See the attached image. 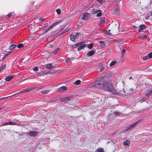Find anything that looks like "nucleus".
<instances>
[{
  "label": "nucleus",
  "instance_id": "f257e3e1",
  "mask_svg": "<svg viewBox=\"0 0 152 152\" xmlns=\"http://www.w3.org/2000/svg\"><path fill=\"white\" fill-rule=\"evenodd\" d=\"M94 86L98 88H103L105 91L112 93H115L116 92L115 89L113 88L112 85L109 84L108 81L104 80L97 81L94 84Z\"/></svg>",
  "mask_w": 152,
  "mask_h": 152
},
{
  "label": "nucleus",
  "instance_id": "f03ea898",
  "mask_svg": "<svg viewBox=\"0 0 152 152\" xmlns=\"http://www.w3.org/2000/svg\"><path fill=\"white\" fill-rule=\"evenodd\" d=\"M134 127V124H132L129 125L128 126L124 128L123 130V132L126 133H128L130 132L132 129Z\"/></svg>",
  "mask_w": 152,
  "mask_h": 152
},
{
  "label": "nucleus",
  "instance_id": "7ed1b4c3",
  "mask_svg": "<svg viewBox=\"0 0 152 152\" xmlns=\"http://www.w3.org/2000/svg\"><path fill=\"white\" fill-rule=\"evenodd\" d=\"M78 51H80L81 49H83L85 47H86V45L84 44L83 42H80L78 43Z\"/></svg>",
  "mask_w": 152,
  "mask_h": 152
},
{
  "label": "nucleus",
  "instance_id": "20e7f679",
  "mask_svg": "<svg viewBox=\"0 0 152 152\" xmlns=\"http://www.w3.org/2000/svg\"><path fill=\"white\" fill-rule=\"evenodd\" d=\"M90 17V14L87 13L85 12L84 13L81 17V19L82 20H88Z\"/></svg>",
  "mask_w": 152,
  "mask_h": 152
},
{
  "label": "nucleus",
  "instance_id": "39448f33",
  "mask_svg": "<svg viewBox=\"0 0 152 152\" xmlns=\"http://www.w3.org/2000/svg\"><path fill=\"white\" fill-rule=\"evenodd\" d=\"M68 89L66 87L62 86L59 87L56 90V92L58 93H61L65 91Z\"/></svg>",
  "mask_w": 152,
  "mask_h": 152
},
{
  "label": "nucleus",
  "instance_id": "423d86ee",
  "mask_svg": "<svg viewBox=\"0 0 152 152\" xmlns=\"http://www.w3.org/2000/svg\"><path fill=\"white\" fill-rule=\"evenodd\" d=\"M28 134L31 137H35L37 134V132L35 131H31L28 133Z\"/></svg>",
  "mask_w": 152,
  "mask_h": 152
},
{
  "label": "nucleus",
  "instance_id": "0eeeda50",
  "mask_svg": "<svg viewBox=\"0 0 152 152\" xmlns=\"http://www.w3.org/2000/svg\"><path fill=\"white\" fill-rule=\"evenodd\" d=\"M96 51V49H95L93 48L92 50L88 52L87 53V55L88 56H91L95 54Z\"/></svg>",
  "mask_w": 152,
  "mask_h": 152
},
{
  "label": "nucleus",
  "instance_id": "6e6552de",
  "mask_svg": "<svg viewBox=\"0 0 152 152\" xmlns=\"http://www.w3.org/2000/svg\"><path fill=\"white\" fill-rule=\"evenodd\" d=\"M56 66L57 65L56 64L54 65L53 64L50 63L47 64L46 67L48 69H50L52 68L56 67Z\"/></svg>",
  "mask_w": 152,
  "mask_h": 152
},
{
  "label": "nucleus",
  "instance_id": "1a4fd4ad",
  "mask_svg": "<svg viewBox=\"0 0 152 152\" xmlns=\"http://www.w3.org/2000/svg\"><path fill=\"white\" fill-rule=\"evenodd\" d=\"M69 30V29L67 28L64 29H61L58 31V34L60 35H61L64 33L68 31Z\"/></svg>",
  "mask_w": 152,
  "mask_h": 152
},
{
  "label": "nucleus",
  "instance_id": "9d476101",
  "mask_svg": "<svg viewBox=\"0 0 152 152\" xmlns=\"http://www.w3.org/2000/svg\"><path fill=\"white\" fill-rule=\"evenodd\" d=\"M16 124V123L13 122H6L3 123L2 124V126H6L8 125H14Z\"/></svg>",
  "mask_w": 152,
  "mask_h": 152
},
{
  "label": "nucleus",
  "instance_id": "9b49d317",
  "mask_svg": "<svg viewBox=\"0 0 152 152\" xmlns=\"http://www.w3.org/2000/svg\"><path fill=\"white\" fill-rule=\"evenodd\" d=\"M146 26L144 24H142L139 27L138 32H140L141 31L146 28Z\"/></svg>",
  "mask_w": 152,
  "mask_h": 152
},
{
  "label": "nucleus",
  "instance_id": "f8f14e48",
  "mask_svg": "<svg viewBox=\"0 0 152 152\" xmlns=\"http://www.w3.org/2000/svg\"><path fill=\"white\" fill-rule=\"evenodd\" d=\"M50 91V89H43L40 90V92L43 94H46L49 93Z\"/></svg>",
  "mask_w": 152,
  "mask_h": 152
},
{
  "label": "nucleus",
  "instance_id": "ddd939ff",
  "mask_svg": "<svg viewBox=\"0 0 152 152\" xmlns=\"http://www.w3.org/2000/svg\"><path fill=\"white\" fill-rule=\"evenodd\" d=\"M152 95V88L151 90L148 91L146 94H145V96L148 98H149L150 96Z\"/></svg>",
  "mask_w": 152,
  "mask_h": 152
},
{
  "label": "nucleus",
  "instance_id": "4468645a",
  "mask_svg": "<svg viewBox=\"0 0 152 152\" xmlns=\"http://www.w3.org/2000/svg\"><path fill=\"white\" fill-rule=\"evenodd\" d=\"M70 38L71 41L73 42H75V38L74 34H72L70 35Z\"/></svg>",
  "mask_w": 152,
  "mask_h": 152
},
{
  "label": "nucleus",
  "instance_id": "2eb2a0df",
  "mask_svg": "<svg viewBox=\"0 0 152 152\" xmlns=\"http://www.w3.org/2000/svg\"><path fill=\"white\" fill-rule=\"evenodd\" d=\"M105 23V19L104 17H102L101 18L99 23V26H101V24H104Z\"/></svg>",
  "mask_w": 152,
  "mask_h": 152
},
{
  "label": "nucleus",
  "instance_id": "dca6fc26",
  "mask_svg": "<svg viewBox=\"0 0 152 152\" xmlns=\"http://www.w3.org/2000/svg\"><path fill=\"white\" fill-rule=\"evenodd\" d=\"M99 43L100 44V46L102 48H104L105 47L106 44H104V42L101 41L99 42Z\"/></svg>",
  "mask_w": 152,
  "mask_h": 152
},
{
  "label": "nucleus",
  "instance_id": "f3484780",
  "mask_svg": "<svg viewBox=\"0 0 152 152\" xmlns=\"http://www.w3.org/2000/svg\"><path fill=\"white\" fill-rule=\"evenodd\" d=\"M14 77V75H10L6 77L5 79L6 81H9L11 79L13 78Z\"/></svg>",
  "mask_w": 152,
  "mask_h": 152
},
{
  "label": "nucleus",
  "instance_id": "a211bd4d",
  "mask_svg": "<svg viewBox=\"0 0 152 152\" xmlns=\"http://www.w3.org/2000/svg\"><path fill=\"white\" fill-rule=\"evenodd\" d=\"M130 142L129 140H126L123 143V145L125 146H129L130 144Z\"/></svg>",
  "mask_w": 152,
  "mask_h": 152
},
{
  "label": "nucleus",
  "instance_id": "6ab92c4d",
  "mask_svg": "<svg viewBox=\"0 0 152 152\" xmlns=\"http://www.w3.org/2000/svg\"><path fill=\"white\" fill-rule=\"evenodd\" d=\"M81 34L79 32L77 33L75 35V38L76 39H79L81 36Z\"/></svg>",
  "mask_w": 152,
  "mask_h": 152
},
{
  "label": "nucleus",
  "instance_id": "aec40b11",
  "mask_svg": "<svg viewBox=\"0 0 152 152\" xmlns=\"http://www.w3.org/2000/svg\"><path fill=\"white\" fill-rule=\"evenodd\" d=\"M15 14L14 12H10V13L7 14L6 16V18H8L9 17H11L12 15H15Z\"/></svg>",
  "mask_w": 152,
  "mask_h": 152
},
{
  "label": "nucleus",
  "instance_id": "412c9836",
  "mask_svg": "<svg viewBox=\"0 0 152 152\" xmlns=\"http://www.w3.org/2000/svg\"><path fill=\"white\" fill-rule=\"evenodd\" d=\"M114 10L117 13H118L119 12V6L118 5H117L114 7Z\"/></svg>",
  "mask_w": 152,
  "mask_h": 152
},
{
  "label": "nucleus",
  "instance_id": "4be33fe9",
  "mask_svg": "<svg viewBox=\"0 0 152 152\" xmlns=\"http://www.w3.org/2000/svg\"><path fill=\"white\" fill-rule=\"evenodd\" d=\"M95 152H104V149L103 148H98L97 150H96Z\"/></svg>",
  "mask_w": 152,
  "mask_h": 152
},
{
  "label": "nucleus",
  "instance_id": "5701e85b",
  "mask_svg": "<svg viewBox=\"0 0 152 152\" xmlns=\"http://www.w3.org/2000/svg\"><path fill=\"white\" fill-rule=\"evenodd\" d=\"M147 37V36L146 35H142L141 36H140L139 37V38L140 39H146Z\"/></svg>",
  "mask_w": 152,
  "mask_h": 152
},
{
  "label": "nucleus",
  "instance_id": "b1692460",
  "mask_svg": "<svg viewBox=\"0 0 152 152\" xmlns=\"http://www.w3.org/2000/svg\"><path fill=\"white\" fill-rule=\"evenodd\" d=\"M60 50V48H58L55 50L53 52L52 54L54 55H56L57 53L59 52Z\"/></svg>",
  "mask_w": 152,
  "mask_h": 152
},
{
  "label": "nucleus",
  "instance_id": "393cba45",
  "mask_svg": "<svg viewBox=\"0 0 152 152\" xmlns=\"http://www.w3.org/2000/svg\"><path fill=\"white\" fill-rule=\"evenodd\" d=\"M6 67V65L5 64L4 65L1 66H0V72L2 71L3 69H5Z\"/></svg>",
  "mask_w": 152,
  "mask_h": 152
},
{
  "label": "nucleus",
  "instance_id": "a878e982",
  "mask_svg": "<svg viewBox=\"0 0 152 152\" xmlns=\"http://www.w3.org/2000/svg\"><path fill=\"white\" fill-rule=\"evenodd\" d=\"M94 45L93 43H91L88 45L87 47L89 49H91L92 48Z\"/></svg>",
  "mask_w": 152,
  "mask_h": 152
},
{
  "label": "nucleus",
  "instance_id": "bb28decb",
  "mask_svg": "<svg viewBox=\"0 0 152 152\" xmlns=\"http://www.w3.org/2000/svg\"><path fill=\"white\" fill-rule=\"evenodd\" d=\"M61 21L60 20H58L56 22L53 23L52 25L54 27L56 26L59 23H60L61 22Z\"/></svg>",
  "mask_w": 152,
  "mask_h": 152
},
{
  "label": "nucleus",
  "instance_id": "cd10ccee",
  "mask_svg": "<svg viewBox=\"0 0 152 152\" xmlns=\"http://www.w3.org/2000/svg\"><path fill=\"white\" fill-rule=\"evenodd\" d=\"M16 45L15 44L11 45L9 47V49L10 50H12L16 46Z\"/></svg>",
  "mask_w": 152,
  "mask_h": 152
},
{
  "label": "nucleus",
  "instance_id": "c85d7f7f",
  "mask_svg": "<svg viewBox=\"0 0 152 152\" xmlns=\"http://www.w3.org/2000/svg\"><path fill=\"white\" fill-rule=\"evenodd\" d=\"M80 80H77L74 82L73 84L78 85L80 84Z\"/></svg>",
  "mask_w": 152,
  "mask_h": 152
},
{
  "label": "nucleus",
  "instance_id": "c756f323",
  "mask_svg": "<svg viewBox=\"0 0 152 152\" xmlns=\"http://www.w3.org/2000/svg\"><path fill=\"white\" fill-rule=\"evenodd\" d=\"M116 63V61H113L110 64V65L111 66H113Z\"/></svg>",
  "mask_w": 152,
  "mask_h": 152
},
{
  "label": "nucleus",
  "instance_id": "7c9ffc66",
  "mask_svg": "<svg viewBox=\"0 0 152 152\" xmlns=\"http://www.w3.org/2000/svg\"><path fill=\"white\" fill-rule=\"evenodd\" d=\"M146 98L145 97H142L141 99L140 100V102H145L146 101Z\"/></svg>",
  "mask_w": 152,
  "mask_h": 152
},
{
  "label": "nucleus",
  "instance_id": "2f4dec72",
  "mask_svg": "<svg viewBox=\"0 0 152 152\" xmlns=\"http://www.w3.org/2000/svg\"><path fill=\"white\" fill-rule=\"evenodd\" d=\"M121 114V113L119 112H115L114 113L113 115H114V116H116V115H119Z\"/></svg>",
  "mask_w": 152,
  "mask_h": 152
},
{
  "label": "nucleus",
  "instance_id": "473e14b6",
  "mask_svg": "<svg viewBox=\"0 0 152 152\" xmlns=\"http://www.w3.org/2000/svg\"><path fill=\"white\" fill-rule=\"evenodd\" d=\"M126 51L125 49H123L121 52V57H122L123 55L125 53Z\"/></svg>",
  "mask_w": 152,
  "mask_h": 152
},
{
  "label": "nucleus",
  "instance_id": "72a5a7b5",
  "mask_svg": "<svg viewBox=\"0 0 152 152\" xmlns=\"http://www.w3.org/2000/svg\"><path fill=\"white\" fill-rule=\"evenodd\" d=\"M142 119H140L138 120L137 121H136V122L133 123V124H134V126H136L139 123L141 122L142 121Z\"/></svg>",
  "mask_w": 152,
  "mask_h": 152
},
{
  "label": "nucleus",
  "instance_id": "f704fd0d",
  "mask_svg": "<svg viewBox=\"0 0 152 152\" xmlns=\"http://www.w3.org/2000/svg\"><path fill=\"white\" fill-rule=\"evenodd\" d=\"M49 71H44L42 72H41V73L40 74H46L48 73H49Z\"/></svg>",
  "mask_w": 152,
  "mask_h": 152
},
{
  "label": "nucleus",
  "instance_id": "c9c22d12",
  "mask_svg": "<svg viewBox=\"0 0 152 152\" xmlns=\"http://www.w3.org/2000/svg\"><path fill=\"white\" fill-rule=\"evenodd\" d=\"M149 58H149V57L148 56V55L147 56H144L143 58V59L144 61L147 60Z\"/></svg>",
  "mask_w": 152,
  "mask_h": 152
},
{
  "label": "nucleus",
  "instance_id": "e433bc0d",
  "mask_svg": "<svg viewBox=\"0 0 152 152\" xmlns=\"http://www.w3.org/2000/svg\"><path fill=\"white\" fill-rule=\"evenodd\" d=\"M23 47V45L22 44H20L17 45V47L18 48H20Z\"/></svg>",
  "mask_w": 152,
  "mask_h": 152
},
{
  "label": "nucleus",
  "instance_id": "4c0bfd02",
  "mask_svg": "<svg viewBox=\"0 0 152 152\" xmlns=\"http://www.w3.org/2000/svg\"><path fill=\"white\" fill-rule=\"evenodd\" d=\"M110 30H108V31H106L105 32V33L107 35H110L111 34V33H110Z\"/></svg>",
  "mask_w": 152,
  "mask_h": 152
},
{
  "label": "nucleus",
  "instance_id": "58836bf2",
  "mask_svg": "<svg viewBox=\"0 0 152 152\" xmlns=\"http://www.w3.org/2000/svg\"><path fill=\"white\" fill-rule=\"evenodd\" d=\"M102 11H99L96 15L97 17H99L101 16L102 15V13L101 12Z\"/></svg>",
  "mask_w": 152,
  "mask_h": 152
},
{
  "label": "nucleus",
  "instance_id": "ea45409f",
  "mask_svg": "<svg viewBox=\"0 0 152 152\" xmlns=\"http://www.w3.org/2000/svg\"><path fill=\"white\" fill-rule=\"evenodd\" d=\"M148 55L150 58H152V52L149 53Z\"/></svg>",
  "mask_w": 152,
  "mask_h": 152
},
{
  "label": "nucleus",
  "instance_id": "a19ab883",
  "mask_svg": "<svg viewBox=\"0 0 152 152\" xmlns=\"http://www.w3.org/2000/svg\"><path fill=\"white\" fill-rule=\"evenodd\" d=\"M56 12L58 15H59L61 13V10L60 9H57L56 10Z\"/></svg>",
  "mask_w": 152,
  "mask_h": 152
},
{
  "label": "nucleus",
  "instance_id": "79ce46f5",
  "mask_svg": "<svg viewBox=\"0 0 152 152\" xmlns=\"http://www.w3.org/2000/svg\"><path fill=\"white\" fill-rule=\"evenodd\" d=\"M59 100H60V101L61 102L66 101L65 97L61 98Z\"/></svg>",
  "mask_w": 152,
  "mask_h": 152
},
{
  "label": "nucleus",
  "instance_id": "37998d69",
  "mask_svg": "<svg viewBox=\"0 0 152 152\" xmlns=\"http://www.w3.org/2000/svg\"><path fill=\"white\" fill-rule=\"evenodd\" d=\"M71 60V58H68L66 60V63H69Z\"/></svg>",
  "mask_w": 152,
  "mask_h": 152
},
{
  "label": "nucleus",
  "instance_id": "c03bdc74",
  "mask_svg": "<svg viewBox=\"0 0 152 152\" xmlns=\"http://www.w3.org/2000/svg\"><path fill=\"white\" fill-rule=\"evenodd\" d=\"M65 98L66 101H67V100L68 101V100H69L70 99L71 97L70 96H67L65 97Z\"/></svg>",
  "mask_w": 152,
  "mask_h": 152
},
{
  "label": "nucleus",
  "instance_id": "a18cd8bd",
  "mask_svg": "<svg viewBox=\"0 0 152 152\" xmlns=\"http://www.w3.org/2000/svg\"><path fill=\"white\" fill-rule=\"evenodd\" d=\"M130 91H131L132 92H137V90H134L132 88L130 89Z\"/></svg>",
  "mask_w": 152,
  "mask_h": 152
},
{
  "label": "nucleus",
  "instance_id": "49530a36",
  "mask_svg": "<svg viewBox=\"0 0 152 152\" xmlns=\"http://www.w3.org/2000/svg\"><path fill=\"white\" fill-rule=\"evenodd\" d=\"M78 43H77L75 45H73L72 46H73L74 49H75V48H76V47L78 48Z\"/></svg>",
  "mask_w": 152,
  "mask_h": 152
},
{
  "label": "nucleus",
  "instance_id": "de8ad7c7",
  "mask_svg": "<svg viewBox=\"0 0 152 152\" xmlns=\"http://www.w3.org/2000/svg\"><path fill=\"white\" fill-rule=\"evenodd\" d=\"M96 1L100 4H102L104 1H105V0H96Z\"/></svg>",
  "mask_w": 152,
  "mask_h": 152
},
{
  "label": "nucleus",
  "instance_id": "09e8293b",
  "mask_svg": "<svg viewBox=\"0 0 152 152\" xmlns=\"http://www.w3.org/2000/svg\"><path fill=\"white\" fill-rule=\"evenodd\" d=\"M33 70L34 71H37L38 70V68L37 67H35L33 68Z\"/></svg>",
  "mask_w": 152,
  "mask_h": 152
},
{
  "label": "nucleus",
  "instance_id": "8fccbe9b",
  "mask_svg": "<svg viewBox=\"0 0 152 152\" xmlns=\"http://www.w3.org/2000/svg\"><path fill=\"white\" fill-rule=\"evenodd\" d=\"M49 73H54L55 72V71L54 70L52 69L50 70L49 71Z\"/></svg>",
  "mask_w": 152,
  "mask_h": 152
},
{
  "label": "nucleus",
  "instance_id": "3c124183",
  "mask_svg": "<svg viewBox=\"0 0 152 152\" xmlns=\"http://www.w3.org/2000/svg\"><path fill=\"white\" fill-rule=\"evenodd\" d=\"M99 11H102V10H95L94 11V13H97Z\"/></svg>",
  "mask_w": 152,
  "mask_h": 152
},
{
  "label": "nucleus",
  "instance_id": "603ef678",
  "mask_svg": "<svg viewBox=\"0 0 152 152\" xmlns=\"http://www.w3.org/2000/svg\"><path fill=\"white\" fill-rule=\"evenodd\" d=\"M16 94H14L12 96H7V97H2V99H6L8 97H11L12 96H14V95H15Z\"/></svg>",
  "mask_w": 152,
  "mask_h": 152
},
{
  "label": "nucleus",
  "instance_id": "864d4df0",
  "mask_svg": "<svg viewBox=\"0 0 152 152\" xmlns=\"http://www.w3.org/2000/svg\"><path fill=\"white\" fill-rule=\"evenodd\" d=\"M25 92H27L29 91V89L28 88H27L24 89Z\"/></svg>",
  "mask_w": 152,
  "mask_h": 152
},
{
  "label": "nucleus",
  "instance_id": "5fc2aeb1",
  "mask_svg": "<svg viewBox=\"0 0 152 152\" xmlns=\"http://www.w3.org/2000/svg\"><path fill=\"white\" fill-rule=\"evenodd\" d=\"M105 69V67L104 66L102 67L100 69V71L102 72Z\"/></svg>",
  "mask_w": 152,
  "mask_h": 152
},
{
  "label": "nucleus",
  "instance_id": "6e6d98bb",
  "mask_svg": "<svg viewBox=\"0 0 152 152\" xmlns=\"http://www.w3.org/2000/svg\"><path fill=\"white\" fill-rule=\"evenodd\" d=\"M53 27H54L53 26V25L52 24L51 25H50V26L49 27V28H50V29H51Z\"/></svg>",
  "mask_w": 152,
  "mask_h": 152
},
{
  "label": "nucleus",
  "instance_id": "4d7b16f0",
  "mask_svg": "<svg viewBox=\"0 0 152 152\" xmlns=\"http://www.w3.org/2000/svg\"><path fill=\"white\" fill-rule=\"evenodd\" d=\"M24 92H24V90L23 89L21 91H20L18 92L17 93H23Z\"/></svg>",
  "mask_w": 152,
  "mask_h": 152
},
{
  "label": "nucleus",
  "instance_id": "13d9d810",
  "mask_svg": "<svg viewBox=\"0 0 152 152\" xmlns=\"http://www.w3.org/2000/svg\"><path fill=\"white\" fill-rule=\"evenodd\" d=\"M17 133H18V135L19 136H22V135H23V133H19V132H17Z\"/></svg>",
  "mask_w": 152,
  "mask_h": 152
},
{
  "label": "nucleus",
  "instance_id": "bf43d9fd",
  "mask_svg": "<svg viewBox=\"0 0 152 152\" xmlns=\"http://www.w3.org/2000/svg\"><path fill=\"white\" fill-rule=\"evenodd\" d=\"M44 20V19L42 18H40L39 20L41 21H43Z\"/></svg>",
  "mask_w": 152,
  "mask_h": 152
},
{
  "label": "nucleus",
  "instance_id": "052dcab7",
  "mask_svg": "<svg viewBox=\"0 0 152 152\" xmlns=\"http://www.w3.org/2000/svg\"><path fill=\"white\" fill-rule=\"evenodd\" d=\"M50 28H49V27H48L47 29H46V32H47L48 31H50Z\"/></svg>",
  "mask_w": 152,
  "mask_h": 152
},
{
  "label": "nucleus",
  "instance_id": "680f3d73",
  "mask_svg": "<svg viewBox=\"0 0 152 152\" xmlns=\"http://www.w3.org/2000/svg\"><path fill=\"white\" fill-rule=\"evenodd\" d=\"M10 52H9L7 53L6 54H5V55L6 56H8L10 54Z\"/></svg>",
  "mask_w": 152,
  "mask_h": 152
},
{
  "label": "nucleus",
  "instance_id": "e2e57ef3",
  "mask_svg": "<svg viewBox=\"0 0 152 152\" xmlns=\"http://www.w3.org/2000/svg\"><path fill=\"white\" fill-rule=\"evenodd\" d=\"M6 56L5 55L3 57V58H2V60H4V59L6 58Z\"/></svg>",
  "mask_w": 152,
  "mask_h": 152
},
{
  "label": "nucleus",
  "instance_id": "0e129e2a",
  "mask_svg": "<svg viewBox=\"0 0 152 152\" xmlns=\"http://www.w3.org/2000/svg\"><path fill=\"white\" fill-rule=\"evenodd\" d=\"M20 124V123H16V124H15V125H17V126H19Z\"/></svg>",
  "mask_w": 152,
  "mask_h": 152
},
{
  "label": "nucleus",
  "instance_id": "69168bd1",
  "mask_svg": "<svg viewBox=\"0 0 152 152\" xmlns=\"http://www.w3.org/2000/svg\"><path fill=\"white\" fill-rule=\"evenodd\" d=\"M149 16H146L145 17V19H148V18H149Z\"/></svg>",
  "mask_w": 152,
  "mask_h": 152
},
{
  "label": "nucleus",
  "instance_id": "338daca9",
  "mask_svg": "<svg viewBox=\"0 0 152 152\" xmlns=\"http://www.w3.org/2000/svg\"><path fill=\"white\" fill-rule=\"evenodd\" d=\"M5 107H1L0 108V110H1L2 109H3V108H4Z\"/></svg>",
  "mask_w": 152,
  "mask_h": 152
},
{
  "label": "nucleus",
  "instance_id": "774afa93",
  "mask_svg": "<svg viewBox=\"0 0 152 152\" xmlns=\"http://www.w3.org/2000/svg\"><path fill=\"white\" fill-rule=\"evenodd\" d=\"M70 48L72 49H74V48H73V47L72 46V45H71V47H70Z\"/></svg>",
  "mask_w": 152,
  "mask_h": 152
}]
</instances>
